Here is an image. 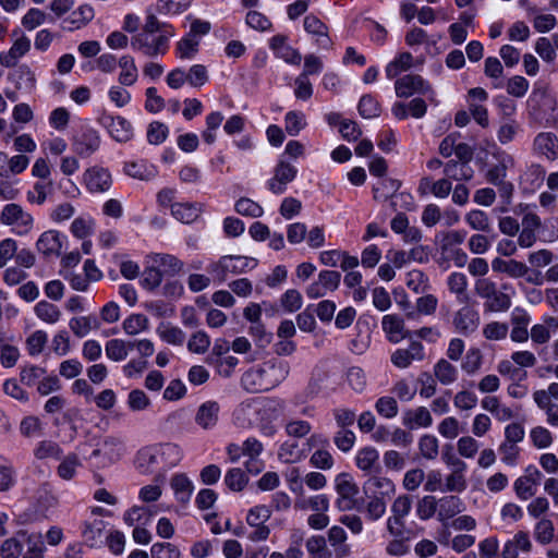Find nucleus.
I'll use <instances>...</instances> for the list:
<instances>
[{
    "label": "nucleus",
    "mask_w": 558,
    "mask_h": 558,
    "mask_svg": "<svg viewBox=\"0 0 558 558\" xmlns=\"http://www.w3.org/2000/svg\"><path fill=\"white\" fill-rule=\"evenodd\" d=\"M254 410V400L241 402L233 411L234 423L240 427H248L252 424L251 413Z\"/></svg>",
    "instance_id": "obj_49"
},
{
    "label": "nucleus",
    "mask_w": 558,
    "mask_h": 558,
    "mask_svg": "<svg viewBox=\"0 0 558 558\" xmlns=\"http://www.w3.org/2000/svg\"><path fill=\"white\" fill-rule=\"evenodd\" d=\"M123 330L129 336H135L148 328V318L143 314H132L122 324Z\"/></svg>",
    "instance_id": "obj_47"
},
{
    "label": "nucleus",
    "mask_w": 558,
    "mask_h": 558,
    "mask_svg": "<svg viewBox=\"0 0 558 558\" xmlns=\"http://www.w3.org/2000/svg\"><path fill=\"white\" fill-rule=\"evenodd\" d=\"M62 449L58 442L52 440H43L38 444L36 449L34 450V456L38 460L45 459H60L62 457Z\"/></svg>",
    "instance_id": "obj_40"
},
{
    "label": "nucleus",
    "mask_w": 558,
    "mask_h": 558,
    "mask_svg": "<svg viewBox=\"0 0 558 558\" xmlns=\"http://www.w3.org/2000/svg\"><path fill=\"white\" fill-rule=\"evenodd\" d=\"M256 260L246 256H222L218 263L210 267V272L219 282L227 280L229 275H239L256 266Z\"/></svg>",
    "instance_id": "obj_5"
},
{
    "label": "nucleus",
    "mask_w": 558,
    "mask_h": 558,
    "mask_svg": "<svg viewBox=\"0 0 558 558\" xmlns=\"http://www.w3.org/2000/svg\"><path fill=\"white\" fill-rule=\"evenodd\" d=\"M465 470H451V473L446 477V485L442 490L461 493L466 488V480L464 476Z\"/></svg>",
    "instance_id": "obj_58"
},
{
    "label": "nucleus",
    "mask_w": 558,
    "mask_h": 558,
    "mask_svg": "<svg viewBox=\"0 0 558 558\" xmlns=\"http://www.w3.org/2000/svg\"><path fill=\"white\" fill-rule=\"evenodd\" d=\"M203 204L197 202L174 203L171 205V214L177 220L183 223H192L203 213Z\"/></svg>",
    "instance_id": "obj_21"
},
{
    "label": "nucleus",
    "mask_w": 558,
    "mask_h": 558,
    "mask_svg": "<svg viewBox=\"0 0 558 558\" xmlns=\"http://www.w3.org/2000/svg\"><path fill=\"white\" fill-rule=\"evenodd\" d=\"M95 16L94 8L89 4L80 5L74 10L65 22L71 23L74 28H81L88 24Z\"/></svg>",
    "instance_id": "obj_41"
},
{
    "label": "nucleus",
    "mask_w": 558,
    "mask_h": 558,
    "mask_svg": "<svg viewBox=\"0 0 558 558\" xmlns=\"http://www.w3.org/2000/svg\"><path fill=\"white\" fill-rule=\"evenodd\" d=\"M219 412L220 405L217 401H206L198 407L195 422L203 429H211L218 423Z\"/></svg>",
    "instance_id": "obj_17"
},
{
    "label": "nucleus",
    "mask_w": 558,
    "mask_h": 558,
    "mask_svg": "<svg viewBox=\"0 0 558 558\" xmlns=\"http://www.w3.org/2000/svg\"><path fill=\"white\" fill-rule=\"evenodd\" d=\"M163 277L165 276L153 264H146L141 284L144 289L151 291L161 284Z\"/></svg>",
    "instance_id": "obj_48"
},
{
    "label": "nucleus",
    "mask_w": 558,
    "mask_h": 558,
    "mask_svg": "<svg viewBox=\"0 0 558 558\" xmlns=\"http://www.w3.org/2000/svg\"><path fill=\"white\" fill-rule=\"evenodd\" d=\"M136 466L142 473H151L162 466L157 446L145 447L137 452Z\"/></svg>",
    "instance_id": "obj_20"
},
{
    "label": "nucleus",
    "mask_w": 558,
    "mask_h": 558,
    "mask_svg": "<svg viewBox=\"0 0 558 558\" xmlns=\"http://www.w3.org/2000/svg\"><path fill=\"white\" fill-rule=\"evenodd\" d=\"M534 149L549 160L558 158V137L551 132H542L534 138Z\"/></svg>",
    "instance_id": "obj_22"
},
{
    "label": "nucleus",
    "mask_w": 558,
    "mask_h": 558,
    "mask_svg": "<svg viewBox=\"0 0 558 558\" xmlns=\"http://www.w3.org/2000/svg\"><path fill=\"white\" fill-rule=\"evenodd\" d=\"M286 131L289 135L295 136L304 129L305 116L300 111H289L284 118Z\"/></svg>",
    "instance_id": "obj_57"
},
{
    "label": "nucleus",
    "mask_w": 558,
    "mask_h": 558,
    "mask_svg": "<svg viewBox=\"0 0 558 558\" xmlns=\"http://www.w3.org/2000/svg\"><path fill=\"white\" fill-rule=\"evenodd\" d=\"M104 124L107 126L110 135L120 143L129 142L133 136L131 123L123 117H105Z\"/></svg>",
    "instance_id": "obj_18"
},
{
    "label": "nucleus",
    "mask_w": 558,
    "mask_h": 558,
    "mask_svg": "<svg viewBox=\"0 0 558 558\" xmlns=\"http://www.w3.org/2000/svg\"><path fill=\"white\" fill-rule=\"evenodd\" d=\"M465 221L473 230L483 232H488L490 230L488 216L482 210H471L466 214Z\"/></svg>",
    "instance_id": "obj_55"
},
{
    "label": "nucleus",
    "mask_w": 558,
    "mask_h": 558,
    "mask_svg": "<svg viewBox=\"0 0 558 558\" xmlns=\"http://www.w3.org/2000/svg\"><path fill=\"white\" fill-rule=\"evenodd\" d=\"M368 501L365 507L366 517L372 521L379 520L386 512V499L377 495H368Z\"/></svg>",
    "instance_id": "obj_45"
},
{
    "label": "nucleus",
    "mask_w": 558,
    "mask_h": 558,
    "mask_svg": "<svg viewBox=\"0 0 558 558\" xmlns=\"http://www.w3.org/2000/svg\"><path fill=\"white\" fill-rule=\"evenodd\" d=\"M209 347L210 338L203 330L194 332L187 341L189 351L195 354H204L209 349Z\"/></svg>",
    "instance_id": "obj_52"
},
{
    "label": "nucleus",
    "mask_w": 558,
    "mask_h": 558,
    "mask_svg": "<svg viewBox=\"0 0 558 558\" xmlns=\"http://www.w3.org/2000/svg\"><path fill=\"white\" fill-rule=\"evenodd\" d=\"M234 209L239 215L251 218H258L264 214L263 207L258 203L247 197L239 198L234 204Z\"/></svg>",
    "instance_id": "obj_43"
},
{
    "label": "nucleus",
    "mask_w": 558,
    "mask_h": 558,
    "mask_svg": "<svg viewBox=\"0 0 558 558\" xmlns=\"http://www.w3.org/2000/svg\"><path fill=\"white\" fill-rule=\"evenodd\" d=\"M101 451L109 462H116L124 452L123 442L117 437L109 436L101 442Z\"/></svg>",
    "instance_id": "obj_39"
},
{
    "label": "nucleus",
    "mask_w": 558,
    "mask_h": 558,
    "mask_svg": "<svg viewBox=\"0 0 558 558\" xmlns=\"http://www.w3.org/2000/svg\"><path fill=\"white\" fill-rule=\"evenodd\" d=\"M146 264H153L163 276L173 277L183 269V262L177 256L165 253H150L146 256Z\"/></svg>",
    "instance_id": "obj_12"
},
{
    "label": "nucleus",
    "mask_w": 558,
    "mask_h": 558,
    "mask_svg": "<svg viewBox=\"0 0 558 558\" xmlns=\"http://www.w3.org/2000/svg\"><path fill=\"white\" fill-rule=\"evenodd\" d=\"M158 333L163 341L173 345H182L185 340V333L177 326H162L158 328Z\"/></svg>",
    "instance_id": "obj_53"
},
{
    "label": "nucleus",
    "mask_w": 558,
    "mask_h": 558,
    "mask_svg": "<svg viewBox=\"0 0 558 558\" xmlns=\"http://www.w3.org/2000/svg\"><path fill=\"white\" fill-rule=\"evenodd\" d=\"M63 239H65V236L59 231L47 230L39 235L36 242V248L45 257H57L61 254Z\"/></svg>",
    "instance_id": "obj_14"
},
{
    "label": "nucleus",
    "mask_w": 558,
    "mask_h": 558,
    "mask_svg": "<svg viewBox=\"0 0 558 558\" xmlns=\"http://www.w3.org/2000/svg\"><path fill=\"white\" fill-rule=\"evenodd\" d=\"M438 508V499L432 495L424 496L416 504V514L421 520L430 519Z\"/></svg>",
    "instance_id": "obj_51"
},
{
    "label": "nucleus",
    "mask_w": 558,
    "mask_h": 558,
    "mask_svg": "<svg viewBox=\"0 0 558 558\" xmlns=\"http://www.w3.org/2000/svg\"><path fill=\"white\" fill-rule=\"evenodd\" d=\"M381 327L388 340L392 343H399L410 336V332L404 328L403 319L397 315H385L381 320Z\"/></svg>",
    "instance_id": "obj_19"
},
{
    "label": "nucleus",
    "mask_w": 558,
    "mask_h": 558,
    "mask_svg": "<svg viewBox=\"0 0 558 558\" xmlns=\"http://www.w3.org/2000/svg\"><path fill=\"white\" fill-rule=\"evenodd\" d=\"M533 535L539 544H550L555 538V527L553 521L547 518H541L534 526Z\"/></svg>",
    "instance_id": "obj_38"
},
{
    "label": "nucleus",
    "mask_w": 558,
    "mask_h": 558,
    "mask_svg": "<svg viewBox=\"0 0 558 558\" xmlns=\"http://www.w3.org/2000/svg\"><path fill=\"white\" fill-rule=\"evenodd\" d=\"M306 549L312 558H331L324 536H312L306 541Z\"/></svg>",
    "instance_id": "obj_50"
},
{
    "label": "nucleus",
    "mask_w": 558,
    "mask_h": 558,
    "mask_svg": "<svg viewBox=\"0 0 558 558\" xmlns=\"http://www.w3.org/2000/svg\"><path fill=\"white\" fill-rule=\"evenodd\" d=\"M396 95L400 98H408L414 94L429 95L433 99L432 86L421 75L407 74L395 83Z\"/></svg>",
    "instance_id": "obj_7"
},
{
    "label": "nucleus",
    "mask_w": 558,
    "mask_h": 558,
    "mask_svg": "<svg viewBox=\"0 0 558 558\" xmlns=\"http://www.w3.org/2000/svg\"><path fill=\"white\" fill-rule=\"evenodd\" d=\"M452 324L459 333L469 336L477 329L480 315L475 310L463 306L454 313Z\"/></svg>",
    "instance_id": "obj_13"
},
{
    "label": "nucleus",
    "mask_w": 558,
    "mask_h": 558,
    "mask_svg": "<svg viewBox=\"0 0 558 558\" xmlns=\"http://www.w3.org/2000/svg\"><path fill=\"white\" fill-rule=\"evenodd\" d=\"M435 378L442 385H450L458 378V368L448 360L440 359L433 367Z\"/></svg>",
    "instance_id": "obj_32"
},
{
    "label": "nucleus",
    "mask_w": 558,
    "mask_h": 558,
    "mask_svg": "<svg viewBox=\"0 0 558 558\" xmlns=\"http://www.w3.org/2000/svg\"><path fill=\"white\" fill-rule=\"evenodd\" d=\"M0 222L19 236L28 235L35 226L34 216L19 203H8L0 211Z\"/></svg>",
    "instance_id": "obj_3"
},
{
    "label": "nucleus",
    "mask_w": 558,
    "mask_h": 558,
    "mask_svg": "<svg viewBox=\"0 0 558 558\" xmlns=\"http://www.w3.org/2000/svg\"><path fill=\"white\" fill-rule=\"evenodd\" d=\"M121 72L119 74V83L122 86H132L136 83L138 77L137 66L133 57L122 56L118 61Z\"/></svg>",
    "instance_id": "obj_30"
},
{
    "label": "nucleus",
    "mask_w": 558,
    "mask_h": 558,
    "mask_svg": "<svg viewBox=\"0 0 558 558\" xmlns=\"http://www.w3.org/2000/svg\"><path fill=\"white\" fill-rule=\"evenodd\" d=\"M412 502L413 499L409 495L398 496L391 505V517L404 520L412 509Z\"/></svg>",
    "instance_id": "obj_60"
},
{
    "label": "nucleus",
    "mask_w": 558,
    "mask_h": 558,
    "mask_svg": "<svg viewBox=\"0 0 558 558\" xmlns=\"http://www.w3.org/2000/svg\"><path fill=\"white\" fill-rule=\"evenodd\" d=\"M463 510V502L460 497L449 495L438 499L437 518L440 522L452 519Z\"/></svg>",
    "instance_id": "obj_25"
},
{
    "label": "nucleus",
    "mask_w": 558,
    "mask_h": 558,
    "mask_svg": "<svg viewBox=\"0 0 558 558\" xmlns=\"http://www.w3.org/2000/svg\"><path fill=\"white\" fill-rule=\"evenodd\" d=\"M170 485L178 501L183 505L190 501L194 486L184 473L173 475Z\"/></svg>",
    "instance_id": "obj_27"
},
{
    "label": "nucleus",
    "mask_w": 558,
    "mask_h": 558,
    "mask_svg": "<svg viewBox=\"0 0 558 558\" xmlns=\"http://www.w3.org/2000/svg\"><path fill=\"white\" fill-rule=\"evenodd\" d=\"M335 488L338 494L336 505L339 510L348 511L355 507V497L359 494V487L348 473H340L336 476Z\"/></svg>",
    "instance_id": "obj_6"
},
{
    "label": "nucleus",
    "mask_w": 558,
    "mask_h": 558,
    "mask_svg": "<svg viewBox=\"0 0 558 558\" xmlns=\"http://www.w3.org/2000/svg\"><path fill=\"white\" fill-rule=\"evenodd\" d=\"M289 372L288 362L272 359L247 369L242 375L241 385L246 391L253 393L268 391L282 383Z\"/></svg>",
    "instance_id": "obj_1"
},
{
    "label": "nucleus",
    "mask_w": 558,
    "mask_h": 558,
    "mask_svg": "<svg viewBox=\"0 0 558 558\" xmlns=\"http://www.w3.org/2000/svg\"><path fill=\"white\" fill-rule=\"evenodd\" d=\"M433 424L430 412L425 407H418L404 413L403 425L409 428L429 427Z\"/></svg>",
    "instance_id": "obj_28"
},
{
    "label": "nucleus",
    "mask_w": 558,
    "mask_h": 558,
    "mask_svg": "<svg viewBox=\"0 0 558 558\" xmlns=\"http://www.w3.org/2000/svg\"><path fill=\"white\" fill-rule=\"evenodd\" d=\"M124 172L134 179L149 181L157 177V167L145 160L131 161L124 165Z\"/></svg>",
    "instance_id": "obj_26"
},
{
    "label": "nucleus",
    "mask_w": 558,
    "mask_h": 558,
    "mask_svg": "<svg viewBox=\"0 0 558 558\" xmlns=\"http://www.w3.org/2000/svg\"><path fill=\"white\" fill-rule=\"evenodd\" d=\"M52 182H35L33 189L27 191L26 199L29 204L43 205L51 191Z\"/></svg>",
    "instance_id": "obj_44"
},
{
    "label": "nucleus",
    "mask_w": 558,
    "mask_h": 558,
    "mask_svg": "<svg viewBox=\"0 0 558 558\" xmlns=\"http://www.w3.org/2000/svg\"><path fill=\"white\" fill-rule=\"evenodd\" d=\"M357 109L359 113L365 119L376 118L380 114V106L371 95L361 97Z\"/></svg>",
    "instance_id": "obj_54"
},
{
    "label": "nucleus",
    "mask_w": 558,
    "mask_h": 558,
    "mask_svg": "<svg viewBox=\"0 0 558 558\" xmlns=\"http://www.w3.org/2000/svg\"><path fill=\"white\" fill-rule=\"evenodd\" d=\"M149 519V509L144 506H134L124 514V521L130 526L135 524H147Z\"/></svg>",
    "instance_id": "obj_56"
},
{
    "label": "nucleus",
    "mask_w": 558,
    "mask_h": 558,
    "mask_svg": "<svg viewBox=\"0 0 558 558\" xmlns=\"http://www.w3.org/2000/svg\"><path fill=\"white\" fill-rule=\"evenodd\" d=\"M225 482L230 489L240 492L246 486L248 478L241 469L234 468L227 472Z\"/></svg>",
    "instance_id": "obj_59"
},
{
    "label": "nucleus",
    "mask_w": 558,
    "mask_h": 558,
    "mask_svg": "<svg viewBox=\"0 0 558 558\" xmlns=\"http://www.w3.org/2000/svg\"><path fill=\"white\" fill-rule=\"evenodd\" d=\"M365 494L377 495L386 499L391 497L396 492L393 482L383 476H372L364 484Z\"/></svg>",
    "instance_id": "obj_24"
},
{
    "label": "nucleus",
    "mask_w": 558,
    "mask_h": 558,
    "mask_svg": "<svg viewBox=\"0 0 558 558\" xmlns=\"http://www.w3.org/2000/svg\"><path fill=\"white\" fill-rule=\"evenodd\" d=\"M159 451L160 460L162 462V468H172L175 466L182 459V450L181 448L171 442L156 445Z\"/></svg>",
    "instance_id": "obj_35"
},
{
    "label": "nucleus",
    "mask_w": 558,
    "mask_h": 558,
    "mask_svg": "<svg viewBox=\"0 0 558 558\" xmlns=\"http://www.w3.org/2000/svg\"><path fill=\"white\" fill-rule=\"evenodd\" d=\"M84 183L90 193H105L112 185V178L107 169L92 167L84 172Z\"/></svg>",
    "instance_id": "obj_10"
},
{
    "label": "nucleus",
    "mask_w": 558,
    "mask_h": 558,
    "mask_svg": "<svg viewBox=\"0 0 558 558\" xmlns=\"http://www.w3.org/2000/svg\"><path fill=\"white\" fill-rule=\"evenodd\" d=\"M100 146V136L94 129H86L73 138L72 149L82 158L89 157Z\"/></svg>",
    "instance_id": "obj_11"
},
{
    "label": "nucleus",
    "mask_w": 558,
    "mask_h": 558,
    "mask_svg": "<svg viewBox=\"0 0 558 558\" xmlns=\"http://www.w3.org/2000/svg\"><path fill=\"white\" fill-rule=\"evenodd\" d=\"M513 489L517 497L521 500H527L536 494V487L533 480L520 476L514 481Z\"/></svg>",
    "instance_id": "obj_62"
},
{
    "label": "nucleus",
    "mask_w": 558,
    "mask_h": 558,
    "mask_svg": "<svg viewBox=\"0 0 558 558\" xmlns=\"http://www.w3.org/2000/svg\"><path fill=\"white\" fill-rule=\"evenodd\" d=\"M37 317L48 324H56L61 317V311L52 303L40 301L35 306Z\"/></svg>",
    "instance_id": "obj_42"
},
{
    "label": "nucleus",
    "mask_w": 558,
    "mask_h": 558,
    "mask_svg": "<svg viewBox=\"0 0 558 558\" xmlns=\"http://www.w3.org/2000/svg\"><path fill=\"white\" fill-rule=\"evenodd\" d=\"M199 40L193 37L192 35H187L182 38L177 46L178 54L181 59H191L198 51Z\"/></svg>",
    "instance_id": "obj_63"
},
{
    "label": "nucleus",
    "mask_w": 558,
    "mask_h": 558,
    "mask_svg": "<svg viewBox=\"0 0 558 558\" xmlns=\"http://www.w3.org/2000/svg\"><path fill=\"white\" fill-rule=\"evenodd\" d=\"M400 185H401L400 181H398L396 179H390V178L380 179V181L377 183V185H375L373 187L374 198L386 201L389 197L401 198V199L409 197L408 195H404V194L395 196V193L399 190Z\"/></svg>",
    "instance_id": "obj_29"
},
{
    "label": "nucleus",
    "mask_w": 558,
    "mask_h": 558,
    "mask_svg": "<svg viewBox=\"0 0 558 558\" xmlns=\"http://www.w3.org/2000/svg\"><path fill=\"white\" fill-rule=\"evenodd\" d=\"M130 349V342H125L122 339H111L107 341L105 345L107 357L113 362H120L126 359Z\"/></svg>",
    "instance_id": "obj_37"
},
{
    "label": "nucleus",
    "mask_w": 558,
    "mask_h": 558,
    "mask_svg": "<svg viewBox=\"0 0 558 558\" xmlns=\"http://www.w3.org/2000/svg\"><path fill=\"white\" fill-rule=\"evenodd\" d=\"M81 461L76 453L65 456L57 468V474L63 481H71L75 477Z\"/></svg>",
    "instance_id": "obj_36"
},
{
    "label": "nucleus",
    "mask_w": 558,
    "mask_h": 558,
    "mask_svg": "<svg viewBox=\"0 0 558 558\" xmlns=\"http://www.w3.org/2000/svg\"><path fill=\"white\" fill-rule=\"evenodd\" d=\"M514 167V158L509 154H500L498 156V162L489 168L486 172V180L498 187V192L501 198L507 204L510 203V198L513 193V184L506 181L507 171Z\"/></svg>",
    "instance_id": "obj_4"
},
{
    "label": "nucleus",
    "mask_w": 558,
    "mask_h": 558,
    "mask_svg": "<svg viewBox=\"0 0 558 558\" xmlns=\"http://www.w3.org/2000/svg\"><path fill=\"white\" fill-rule=\"evenodd\" d=\"M444 174L454 181H469L473 178L474 171L466 162L450 160L444 166Z\"/></svg>",
    "instance_id": "obj_31"
},
{
    "label": "nucleus",
    "mask_w": 558,
    "mask_h": 558,
    "mask_svg": "<svg viewBox=\"0 0 558 558\" xmlns=\"http://www.w3.org/2000/svg\"><path fill=\"white\" fill-rule=\"evenodd\" d=\"M99 326L100 324L95 316L73 317L69 323L70 329L78 338L87 336L92 329H98Z\"/></svg>",
    "instance_id": "obj_34"
},
{
    "label": "nucleus",
    "mask_w": 558,
    "mask_h": 558,
    "mask_svg": "<svg viewBox=\"0 0 558 558\" xmlns=\"http://www.w3.org/2000/svg\"><path fill=\"white\" fill-rule=\"evenodd\" d=\"M378 462V452L376 449L366 447L356 454L357 466L365 472H372Z\"/></svg>",
    "instance_id": "obj_46"
},
{
    "label": "nucleus",
    "mask_w": 558,
    "mask_h": 558,
    "mask_svg": "<svg viewBox=\"0 0 558 558\" xmlns=\"http://www.w3.org/2000/svg\"><path fill=\"white\" fill-rule=\"evenodd\" d=\"M425 359L424 347L420 341H411L405 349H397L390 356L391 363L398 368H408L413 362Z\"/></svg>",
    "instance_id": "obj_9"
},
{
    "label": "nucleus",
    "mask_w": 558,
    "mask_h": 558,
    "mask_svg": "<svg viewBox=\"0 0 558 558\" xmlns=\"http://www.w3.org/2000/svg\"><path fill=\"white\" fill-rule=\"evenodd\" d=\"M153 558H180V550L170 543H156L150 548Z\"/></svg>",
    "instance_id": "obj_64"
},
{
    "label": "nucleus",
    "mask_w": 558,
    "mask_h": 558,
    "mask_svg": "<svg viewBox=\"0 0 558 558\" xmlns=\"http://www.w3.org/2000/svg\"><path fill=\"white\" fill-rule=\"evenodd\" d=\"M17 89H33L36 84L35 73L26 64H21L11 74Z\"/></svg>",
    "instance_id": "obj_33"
},
{
    "label": "nucleus",
    "mask_w": 558,
    "mask_h": 558,
    "mask_svg": "<svg viewBox=\"0 0 558 558\" xmlns=\"http://www.w3.org/2000/svg\"><path fill=\"white\" fill-rule=\"evenodd\" d=\"M304 29L316 36V44L324 48L329 49L331 47V40L328 37L327 26L315 15H307L304 19Z\"/></svg>",
    "instance_id": "obj_23"
},
{
    "label": "nucleus",
    "mask_w": 558,
    "mask_h": 558,
    "mask_svg": "<svg viewBox=\"0 0 558 558\" xmlns=\"http://www.w3.org/2000/svg\"><path fill=\"white\" fill-rule=\"evenodd\" d=\"M509 290H512L510 284L502 283L498 288L489 278H480L474 284V291L484 300V311L488 313H504L511 307L512 298L508 293Z\"/></svg>",
    "instance_id": "obj_2"
},
{
    "label": "nucleus",
    "mask_w": 558,
    "mask_h": 558,
    "mask_svg": "<svg viewBox=\"0 0 558 558\" xmlns=\"http://www.w3.org/2000/svg\"><path fill=\"white\" fill-rule=\"evenodd\" d=\"M31 49V40L27 36L21 35L16 38L8 51L0 53V64L5 68L15 66L17 60L25 56Z\"/></svg>",
    "instance_id": "obj_16"
},
{
    "label": "nucleus",
    "mask_w": 558,
    "mask_h": 558,
    "mask_svg": "<svg viewBox=\"0 0 558 558\" xmlns=\"http://www.w3.org/2000/svg\"><path fill=\"white\" fill-rule=\"evenodd\" d=\"M298 170L294 166L281 159L274 170V177L268 181V189L274 194H282L287 190V184L296 177Z\"/></svg>",
    "instance_id": "obj_8"
},
{
    "label": "nucleus",
    "mask_w": 558,
    "mask_h": 558,
    "mask_svg": "<svg viewBox=\"0 0 558 558\" xmlns=\"http://www.w3.org/2000/svg\"><path fill=\"white\" fill-rule=\"evenodd\" d=\"M512 329L510 338L514 342H525L529 339L527 326L531 322V316L523 308L515 307L511 313L510 318Z\"/></svg>",
    "instance_id": "obj_15"
},
{
    "label": "nucleus",
    "mask_w": 558,
    "mask_h": 558,
    "mask_svg": "<svg viewBox=\"0 0 558 558\" xmlns=\"http://www.w3.org/2000/svg\"><path fill=\"white\" fill-rule=\"evenodd\" d=\"M148 396L141 389H133L128 396V407L132 411H144L150 407Z\"/></svg>",
    "instance_id": "obj_61"
}]
</instances>
